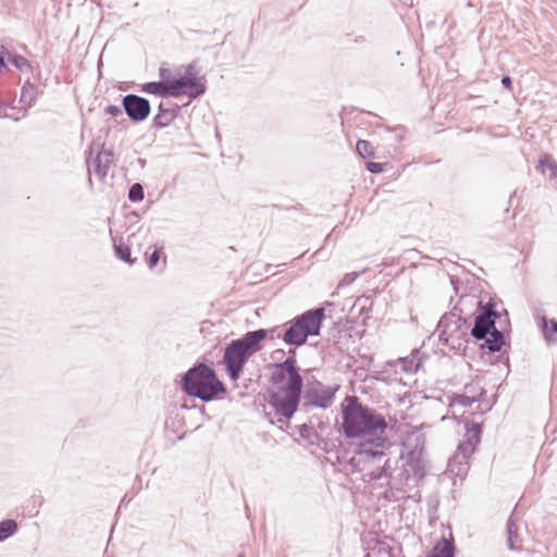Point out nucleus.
Masks as SVG:
<instances>
[{"instance_id":"1","label":"nucleus","mask_w":557,"mask_h":557,"mask_svg":"<svg viewBox=\"0 0 557 557\" xmlns=\"http://www.w3.org/2000/svg\"><path fill=\"white\" fill-rule=\"evenodd\" d=\"M342 430L347 438L359 440L360 447L383 449L386 443L387 421L356 396H347L342 405Z\"/></svg>"},{"instance_id":"2","label":"nucleus","mask_w":557,"mask_h":557,"mask_svg":"<svg viewBox=\"0 0 557 557\" xmlns=\"http://www.w3.org/2000/svg\"><path fill=\"white\" fill-rule=\"evenodd\" d=\"M277 391L271 395L270 404L276 412L289 419L298 408L302 379L295 367L294 359H286L276 374Z\"/></svg>"},{"instance_id":"3","label":"nucleus","mask_w":557,"mask_h":557,"mask_svg":"<svg viewBox=\"0 0 557 557\" xmlns=\"http://www.w3.org/2000/svg\"><path fill=\"white\" fill-rule=\"evenodd\" d=\"M165 70H161L162 82L148 83L144 86V91L160 97H182L196 98L205 92V85L194 73L193 66H188L184 74H178L173 78L165 75Z\"/></svg>"},{"instance_id":"4","label":"nucleus","mask_w":557,"mask_h":557,"mask_svg":"<svg viewBox=\"0 0 557 557\" xmlns=\"http://www.w3.org/2000/svg\"><path fill=\"white\" fill-rule=\"evenodd\" d=\"M268 335L267 330L248 332L242 338L233 341L225 348L223 362L227 373L233 381H236L247 360L261 349V343Z\"/></svg>"},{"instance_id":"5","label":"nucleus","mask_w":557,"mask_h":557,"mask_svg":"<svg viewBox=\"0 0 557 557\" xmlns=\"http://www.w3.org/2000/svg\"><path fill=\"white\" fill-rule=\"evenodd\" d=\"M184 389L188 395L203 401H210L226 393L224 384L219 380L214 370L202 363L185 374Z\"/></svg>"},{"instance_id":"6","label":"nucleus","mask_w":557,"mask_h":557,"mask_svg":"<svg viewBox=\"0 0 557 557\" xmlns=\"http://www.w3.org/2000/svg\"><path fill=\"white\" fill-rule=\"evenodd\" d=\"M323 318V309L305 312L285 332L284 342L297 346L302 345L309 335L319 334Z\"/></svg>"},{"instance_id":"7","label":"nucleus","mask_w":557,"mask_h":557,"mask_svg":"<svg viewBox=\"0 0 557 557\" xmlns=\"http://www.w3.org/2000/svg\"><path fill=\"white\" fill-rule=\"evenodd\" d=\"M123 106L127 115L134 121H143L150 113L149 102L138 96L128 95L123 99Z\"/></svg>"},{"instance_id":"8","label":"nucleus","mask_w":557,"mask_h":557,"mask_svg":"<svg viewBox=\"0 0 557 557\" xmlns=\"http://www.w3.org/2000/svg\"><path fill=\"white\" fill-rule=\"evenodd\" d=\"M493 317H495V313L492 310H486L475 318V323L471 332L475 338L482 339L487 335L491 329H495Z\"/></svg>"},{"instance_id":"9","label":"nucleus","mask_w":557,"mask_h":557,"mask_svg":"<svg viewBox=\"0 0 557 557\" xmlns=\"http://www.w3.org/2000/svg\"><path fill=\"white\" fill-rule=\"evenodd\" d=\"M429 557H454L453 541L442 539L433 547Z\"/></svg>"},{"instance_id":"10","label":"nucleus","mask_w":557,"mask_h":557,"mask_svg":"<svg viewBox=\"0 0 557 557\" xmlns=\"http://www.w3.org/2000/svg\"><path fill=\"white\" fill-rule=\"evenodd\" d=\"M440 327L442 329L441 337L446 343H448L450 337L453 336V333L459 331V320H450L445 318L444 320L441 321Z\"/></svg>"},{"instance_id":"11","label":"nucleus","mask_w":557,"mask_h":557,"mask_svg":"<svg viewBox=\"0 0 557 557\" xmlns=\"http://www.w3.org/2000/svg\"><path fill=\"white\" fill-rule=\"evenodd\" d=\"M8 58L10 60V62L21 72H24V73L32 72V65L26 58L18 55V54H12V55L9 54Z\"/></svg>"},{"instance_id":"12","label":"nucleus","mask_w":557,"mask_h":557,"mask_svg":"<svg viewBox=\"0 0 557 557\" xmlns=\"http://www.w3.org/2000/svg\"><path fill=\"white\" fill-rule=\"evenodd\" d=\"M17 530V523L8 519L0 522V541H3L14 534Z\"/></svg>"},{"instance_id":"13","label":"nucleus","mask_w":557,"mask_h":557,"mask_svg":"<svg viewBox=\"0 0 557 557\" xmlns=\"http://www.w3.org/2000/svg\"><path fill=\"white\" fill-rule=\"evenodd\" d=\"M114 249H115L116 256L121 260H123L129 264H133L135 262V260L131 258V249H129L128 245L124 244L123 242H120L119 244L114 245Z\"/></svg>"},{"instance_id":"14","label":"nucleus","mask_w":557,"mask_h":557,"mask_svg":"<svg viewBox=\"0 0 557 557\" xmlns=\"http://www.w3.org/2000/svg\"><path fill=\"white\" fill-rule=\"evenodd\" d=\"M356 150L358 154L362 158H370L374 154V148L372 144L368 140H358L356 145Z\"/></svg>"},{"instance_id":"15","label":"nucleus","mask_w":557,"mask_h":557,"mask_svg":"<svg viewBox=\"0 0 557 557\" xmlns=\"http://www.w3.org/2000/svg\"><path fill=\"white\" fill-rule=\"evenodd\" d=\"M487 347L492 351H497L503 345V335L497 330H493L491 337L486 341Z\"/></svg>"},{"instance_id":"16","label":"nucleus","mask_w":557,"mask_h":557,"mask_svg":"<svg viewBox=\"0 0 557 557\" xmlns=\"http://www.w3.org/2000/svg\"><path fill=\"white\" fill-rule=\"evenodd\" d=\"M543 332L547 339H554L557 335V322L555 320H543Z\"/></svg>"},{"instance_id":"17","label":"nucleus","mask_w":557,"mask_h":557,"mask_svg":"<svg viewBox=\"0 0 557 557\" xmlns=\"http://www.w3.org/2000/svg\"><path fill=\"white\" fill-rule=\"evenodd\" d=\"M144 198L143 187L139 184H134L129 190V199L132 201H139Z\"/></svg>"},{"instance_id":"18","label":"nucleus","mask_w":557,"mask_h":557,"mask_svg":"<svg viewBox=\"0 0 557 557\" xmlns=\"http://www.w3.org/2000/svg\"><path fill=\"white\" fill-rule=\"evenodd\" d=\"M480 434H481V426L479 424H473L468 430V436L471 441H473V444H478L480 442Z\"/></svg>"},{"instance_id":"19","label":"nucleus","mask_w":557,"mask_h":557,"mask_svg":"<svg viewBox=\"0 0 557 557\" xmlns=\"http://www.w3.org/2000/svg\"><path fill=\"white\" fill-rule=\"evenodd\" d=\"M162 256H163V253L160 249H154L148 260L149 268L150 269L154 268L158 264V262Z\"/></svg>"},{"instance_id":"20","label":"nucleus","mask_w":557,"mask_h":557,"mask_svg":"<svg viewBox=\"0 0 557 557\" xmlns=\"http://www.w3.org/2000/svg\"><path fill=\"white\" fill-rule=\"evenodd\" d=\"M367 169L371 173H381L384 170L383 164L379 162H368Z\"/></svg>"},{"instance_id":"21","label":"nucleus","mask_w":557,"mask_h":557,"mask_svg":"<svg viewBox=\"0 0 557 557\" xmlns=\"http://www.w3.org/2000/svg\"><path fill=\"white\" fill-rule=\"evenodd\" d=\"M106 112L112 116H116L119 113H121V110L116 106H109L106 108Z\"/></svg>"},{"instance_id":"22","label":"nucleus","mask_w":557,"mask_h":557,"mask_svg":"<svg viewBox=\"0 0 557 557\" xmlns=\"http://www.w3.org/2000/svg\"><path fill=\"white\" fill-rule=\"evenodd\" d=\"M377 455H382V451H373L372 449H366V450H362L360 451V456H364L367 458H370V457H375Z\"/></svg>"},{"instance_id":"23","label":"nucleus","mask_w":557,"mask_h":557,"mask_svg":"<svg viewBox=\"0 0 557 557\" xmlns=\"http://www.w3.org/2000/svg\"><path fill=\"white\" fill-rule=\"evenodd\" d=\"M502 84L506 89H508V90L512 89V82L509 76H504L502 79Z\"/></svg>"},{"instance_id":"24","label":"nucleus","mask_w":557,"mask_h":557,"mask_svg":"<svg viewBox=\"0 0 557 557\" xmlns=\"http://www.w3.org/2000/svg\"><path fill=\"white\" fill-rule=\"evenodd\" d=\"M7 67V64L4 62V55H3V47L0 48V74L2 71Z\"/></svg>"},{"instance_id":"25","label":"nucleus","mask_w":557,"mask_h":557,"mask_svg":"<svg viewBox=\"0 0 557 557\" xmlns=\"http://www.w3.org/2000/svg\"><path fill=\"white\" fill-rule=\"evenodd\" d=\"M547 162H548V168L550 169L553 174H557V164L554 161H552L550 159H547Z\"/></svg>"},{"instance_id":"26","label":"nucleus","mask_w":557,"mask_h":557,"mask_svg":"<svg viewBox=\"0 0 557 557\" xmlns=\"http://www.w3.org/2000/svg\"><path fill=\"white\" fill-rule=\"evenodd\" d=\"M381 473H377V474H374V475H371L370 479H377L380 478Z\"/></svg>"}]
</instances>
